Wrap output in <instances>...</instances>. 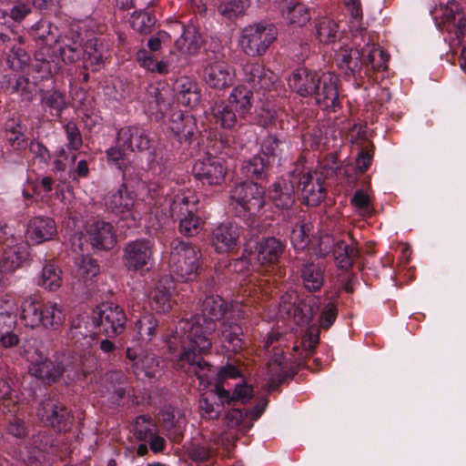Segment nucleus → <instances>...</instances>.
<instances>
[{"instance_id": "29", "label": "nucleus", "mask_w": 466, "mask_h": 466, "mask_svg": "<svg viewBox=\"0 0 466 466\" xmlns=\"http://www.w3.org/2000/svg\"><path fill=\"white\" fill-rule=\"evenodd\" d=\"M268 390H275L289 376V363L283 350H278L267 364Z\"/></svg>"}, {"instance_id": "10", "label": "nucleus", "mask_w": 466, "mask_h": 466, "mask_svg": "<svg viewBox=\"0 0 466 466\" xmlns=\"http://www.w3.org/2000/svg\"><path fill=\"white\" fill-rule=\"evenodd\" d=\"M36 416L44 425L59 432L67 431L74 421L70 410L59 400L52 397L40 402Z\"/></svg>"}, {"instance_id": "48", "label": "nucleus", "mask_w": 466, "mask_h": 466, "mask_svg": "<svg viewBox=\"0 0 466 466\" xmlns=\"http://www.w3.org/2000/svg\"><path fill=\"white\" fill-rule=\"evenodd\" d=\"M85 56L82 57L86 68L91 66L97 71L104 65L103 47L98 46L96 38L89 39L84 46Z\"/></svg>"}, {"instance_id": "17", "label": "nucleus", "mask_w": 466, "mask_h": 466, "mask_svg": "<svg viewBox=\"0 0 466 466\" xmlns=\"http://www.w3.org/2000/svg\"><path fill=\"white\" fill-rule=\"evenodd\" d=\"M239 228L233 223L217 226L210 237V245L218 254H234L239 248Z\"/></svg>"}, {"instance_id": "25", "label": "nucleus", "mask_w": 466, "mask_h": 466, "mask_svg": "<svg viewBox=\"0 0 466 466\" xmlns=\"http://www.w3.org/2000/svg\"><path fill=\"white\" fill-rule=\"evenodd\" d=\"M116 140L119 147L132 152L147 150L151 143L147 131L138 126H126L119 128Z\"/></svg>"}, {"instance_id": "43", "label": "nucleus", "mask_w": 466, "mask_h": 466, "mask_svg": "<svg viewBox=\"0 0 466 466\" xmlns=\"http://www.w3.org/2000/svg\"><path fill=\"white\" fill-rule=\"evenodd\" d=\"M28 255L26 244L24 242L7 246L2 256V268L5 271H15L20 268Z\"/></svg>"}, {"instance_id": "60", "label": "nucleus", "mask_w": 466, "mask_h": 466, "mask_svg": "<svg viewBox=\"0 0 466 466\" xmlns=\"http://www.w3.org/2000/svg\"><path fill=\"white\" fill-rule=\"evenodd\" d=\"M66 137V148L69 151H77L83 145V137L79 127L75 121H66L63 124Z\"/></svg>"}, {"instance_id": "4", "label": "nucleus", "mask_w": 466, "mask_h": 466, "mask_svg": "<svg viewBox=\"0 0 466 466\" xmlns=\"http://www.w3.org/2000/svg\"><path fill=\"white\" fill-rule=\"evenodd\" d=\"M201 257L197 246L179 239L173 240L168 258L170 274L182 282L194 280L200 269Z\"/></svg>"}, {"instance_id": "61", "label": "nucleus", "mask_w": 466, "mask_h": 466, "mask_svg": "<svg viewBox=\"0 0 466 466\" xmlns=\"http://www.w3.org/2000/svg\"><path fill=\"white\" fill-rule=\"evenodd\" d=\"M156 23L155 16L147 12H136L130 18L132 28L141 34H148Z\"/></svg>"}, {"instance_id": "39", "label": "nucleus", "mask_w": 466, "mask_h": 466, "mask_svg": "<svg viewBox=\"0 0 466 466\" xmlns=\"http://www.w3.org/2000/svg\"><path fill=\"white\" fill-rule=\"evenodd\" d=\"M242 329L235 322H224L220 329V342L222 347L229 352L238 353L244 347Z\"/></svg>"}, {"instance_id": "42", "label": "nucleus", "mask_w": 466, "mask_h": 466, "mask_svg": "<svg viewBox=\"0 0 466 466\" xmlns=\"http://www.w3.org/2000/svg\"><path fill=\"white\" fill-rule=\"evenodd\" d=\"M178 101L187 106H197L201 99L200 88L197 82L188 77H180L176 86Z\"/></svg>"}, {"instance_id": "2", "label": "nucleus", "mask_w": 466, "mask_h": 466, "mask_svg": "<svg viewBox=\"0 0 466 466\" xmlns=\"http://www.w3.org/2000/svg\"><path fill=\"white\" fill-rule=\"evenodd\" d=\"M66 316L63 305L53 300L40 301L35 295L25 298L20 305L19 319L30 329L56 331L63 327Z\"/></svg>"}, {"instance_id": "54", "label": "nucleus", "mask_w": 466, "mask_h": 466, "mask_svg": "<svg viewBox=\"0 0 466 466\" xmlns=\"http://www.w3.org/2000/svg\"><path fill=\"white\" fill-rule=\"evenodd\" d=\"M167 90L160 89L157 86H149L147 91V111L150 114L162 112L167 107Z\"/></svg>"}, {"instance_id": "51", "label": "nucleus", "mask_w": 466, "mask_h": 466, "mask_svg": "<svg viewBox=\"0 0 466 466\" xmlns=\"http://www.w3.org/2000/svg\"><path fill=\"white\" fill-rule=\"evenodd\" d=\"M42 105L50 115L59 116L66 107L65 95L57 90H47L42 95Z\"/></svg>"}, {"instance_id": "9", "label": "nucleus", "mask_w": 466, "mask_h": 466, "mask_svg": "<svg viewBox=\"0 0 466 466\" xmlns=\"http://www.w3.org/2000/svg\"><path fill=\"white\" fill-rule=\"evenodd\" d=\"M106 206L113 213L134 223L141 218L142 203L137 199L136 194L122 184L116 191L109 192L105 199Z\"/></svg>"}, {"instance_id": "3", "label": "nucleus", "mask_w": 466, "mask_h": 466, "mask_svg": "<svg viewBox=\"0 0 466 466\" xmlns=\"http://www.w3.org/2000/svg\"><path fill=\"white\" fill-rule=\"evenodd\" d=\"M195 351L197 350L186 348L184 345L183 352L177 360V366L189 376H196L200 385L208 387L213 379L215 382L224 384L227 380L241 377L240 370L229 363L222 366L215 374L212 365L202 358H198Z\"/></svg>"}, {"instance_id": "47", "label": "nucleus", "mask_w": 466, "mask_h": 466, "mask_svg": "<svg viewBox=\"0 0 466 466\" xmlns=\"http://www.w3.org/2000/svg\"><path fill=\"white\" fill-rule=\"evenodd\" d=\"M99 272L100 267L96 259L89 256H84L76 262V277L85 286L93 282L94 279L98 276Z\"/></svg>"}, {"instance_id": "22", "label": "nucleus", "mask_w": 466, "mask_h": 466, "mask_svg": "<svg viewBox=\"0 0 466 466\" xmlns=\"http://www.w3.org/2000/svg\"><path fill=\"white\" fill-rule=\"evenodd\" d=\"M360 36L365 43L361 47L364 76L369 75V67L374 71L386 70L389 56L383 50L376 47L372 36L367 30L360 31Z\"/></svg>"}, {"instance_id": "13", "label": "nucleus", "mask_w": 466, "mask_h": 466, "mask_svg": "<svg viewBox=\"0 0 466 466\" xmlns=\"http://www.w3.org/2000/svg\"><path fill=\"white\" fill-rule=\"evenodd\" d=\"M158 320L155 315L134 303L130 309V329L137 340L152 341L158 333Z\"/></svg>"}, {"instance_id": "62", "label": "nucleus", "mask_w": 466, "mask_h": 466, "mask_svg": "<svg viewBox=\"0 0 466 466\" xmlns=\"http://www.w3.org/2000/svg\"><path fill=\"white\" fill-rule=\"evenodd\" d=\"M286 19L290 25L303 26L310 20L309 9L302 4L288 7Z\"/></svg>"}, {"instance_id": "55", "label": "nucleus", "mask_w": 466, "mask_h": 466, "mask_svg": "<svg viewBox=\"0 0 466 466\" xmlns=\"http://www.w3.org/2000/svg\"><path fill=\"white\" fill-rule=\"evenodd\" d=\"M317 36L321 43L335 42L338 35V24L329 17H322L316 25Z\"/></svg>"}, {"instance_id": "30", "label": "nucleus", "mask_w": 466, "mask_h": 466, "mask_svg": "<svg viewBox=\"0 0 466 466\" xmlns=\"http://www.w3.org/2000/svg\"><path fill=\"white\" fill-rule=\"evenodd\" d=\"M161 427L173 442H180L187 426V419L179 410H165L160 413Z\"/></svg>"}, {"instance_id": "21", "label": "nucleus", "mask_w": 466, "mask_h": 466, "mask_svg": "<svg viewBox=\"0 0 466 466\" xmlns=\"http://www.w3.org/2000/svg\"><path fill=\"white\" fill-rule=\"evenodd\" d=\"M298 189L306 205L317 206L326 198V188L323 177L317 173L297 175Z\"/></svg>"}, {"instance_id": "56", "label": "nucleus", "mask_w": 466, "mask_h": 466, "mask_svg": "<svg viewBox=\"0 0 466 466\" xmlns=\"http://www.w3.org/2000/svg\"><path fill=\"white\" fill-rule=\"evenodd\" d=\"M214 453V449L205 442L191 441L186 446V454L196 462L207 461Z\"/></svg>"}, {"instance_id": "7", "label": "nucleus", "mask_w": 466, "mask_h": 466, "mask_svg": "<svg viewBox=\"0 0 466 466\" xmlns=\"http://www.w3.org/2000/svg\"><path fill=\"white\" fill-rule=\"evenodd\" d=\"M229 199L235 208L255 216L265 205V189L257 183H240L230 191Z\"/></svg>"}, {"instance_id": "19", "label": "nucleus", "mask_w": 466, "mask_h": 466, "mask_svg": "<svg viewBox=\"0 0 466 466\" xmlns=\"http://www.w3.org/2000/svg\"><path fill=\"white\" fill-rule=\"evenodd\" d=\"M193 174L202 184L209 186L219 185L225 179L227 167L222 158L208 157L195 162Z\"/></svg>"}, {"instance_id": "15", "label": "nucleus", "mask_w": 466, "mask_h": 466, "mask_svg": "<svg viewBox=\"0 0 466 466\" xmlns=\"http://www.w3.org/2000/svg\"><path fill=\"white\" fill-rule=\"evenodd\" d=\"M127 365L134 375L139 379H151L156 376L159 369V360L155 354L136 348H127Z\"/></svg>"}, {"instance_id": "44", "label": "nucleus", "mask_w": 466, "mask_h": 466, "mask_svg": "<svg viewBox=\"0 0 466 466\" xmlns=\"http://www.w3.org/2000/svg\"><path fill=\"white\" fill-rule=\"evenodd\" d=\"M210 114L215 123L223 128H233L238 123V116L233 107L225 101L215 102L210 108Z\"/></svg>"}, {"instance_id": "14", "label": "nucleus", "mask_w": 466, "mask_h": 466, "mask_svg": "<svg viewBox=\"0 0 466 466\" xmlns=\"http://www.w3.org/2000/svg\"><path fill=\"white\" fill-rule=\"evenodd\" d=\"M442 15L446 29L453 32L458 44L463 46L459 57V65L466 73V18L461 12L459 5L453 0L448 3Z\"/></svg>"}, {"instance_id": "46", "label": "nucleus", "mask_w": 466, "mask_h": 466, "mask_svg": "<svg viewBox=\"0 0 466 466\" xmlns=\"http://www.w3.org/2000/svg\"><path fill=\"white\" fill-rule=\"evenodd\" d=\"M333 256L339 268L349 269L359 257V249L354 245L339 240L334 246Z\"/></svg>"}, {"instance_id": "41", "label": "nucleus", "mask_w": 466, "mask_h": 466, "mask_svg": "<svg viewBox=\"0 0 466 466\" xmlns=\"http://www.w3.org/2000/svg\"><path fill=\"white\" fill-rule=\"evenodd\" d=\"M253 93L247 86L239 85L235 86L228 96V104L234 107L240 118L246 117L253 106Z\"/></svg>"}, {"instance_id": "23", "label": "nucleus", "mask_w": 466, "mask_h": 466, "mask_svg": "<svg viewBox=\"0 0 466 466\" xmlns=\"http://www.w3.org/2000/svg\"><path fill=\"white\" fill-rule=\"evenodd\" d=\"M286 249V243L275 237L260 238L256 245V259L261 267H271L279 262Z\"/></svg>"}, {"instance_id": "12", "label": "nucleus", "mask_w": 466, "mask_h": 466, "mask_svg": "<svg viewBox=\"0 0 466 466\" xmlns=\"http://www.w3.org/2000/svg\"><path fill=\"white\" fill-rule=\"evenodd\" d=\"M122 261L128 271L149 270L154 262V242L147 238H137L126 244Z\"/></svg>"}, {"instance_id": "49", "label": "nucleus", "mask_w": 466, "mask_h": 466, "mask_svg": "<svg viewBox=\"0 0 466 466\" xmlns=\"http://www.w3.org/2000/svg\"><path fill=\"white\" fill-rule=\"evenodd\" d=\"M301 277L305 288L309 291H316L323 285V270L319 265L313 263L305 265Z\"/></svg>"}, {"instance_id": "26", "label": "nucleus", "mask_w": 466, "mask_h": 466, "mask_svg": "<svg viewBox=\"0 0 466 466\" xmlns=\"http://www.w3.org/2000/svg\"><path fill=\"white\" fill-rule=\"evenodd\" d=\"M335 61L338 67L349 76L354 78L364 76V62L361 50L353 47H341L335 54Z\"/></svg>"}, {"instance_id": "6", "label": "nucleus", "mask_w": 466, "mask_h": 466, "mask_svg": "<svg viewBox=\"0 0 466 466\" xmlns=\"http://www.w3.org/2000/svg\"><path fill=\"white\" fill-rule=\"evenodd\" d=\"M277 37L278 30L273 24L260 22L243 28L239 45L247 56H261L277 40Z\"/></svg>"}, {"instance_id": "52", "label": "nucleus", "mask_w": 466, "mask_h": 466, "mask_svg": "<svg viewBox=\"0 0 466 466\" xmlns=\"http://www.w3.org/2000/svg\"><path fill=\"white\" fill-rule=\"evenodd\" d=\"M312 229L310 222L298 221L290 233V241L294 248L304 249L309 243V233Z\"/></svg>"}, {"instance_id": "27", "label": "nucleus", "mask_w": 466, "mask_h": 466, "mask_svg": "<svg viewBox=\"0 0 466 466\" xmlns=\"http://www.w3.org/2000/svg\"><path fill=\"white\" fill-rule=\"evenodd\" d=\"M320 78L321 74L306 67H300L296 69L289 76V86L300 96H311L316 92Z\"/></svg>"}, {"instance_id": "34", "label": "nucleus", "mask_w": 466, "mask_h": 466, "mask_svg": "<svg viewBox=\"0 0 466 466\" xmlns=\"http://www.w3.org/2000/svg\"><path fill=\"white\" fill-rule=\"evenodd\" d=\"M2 88L9 94H18L25 100H32L37 93V85L23 76H4Z\"/></svg>"}, {"instance_id": "38", "label": "nucleus", "mask_w": 466, "mask_h": 466, "mask_svg": "<svg viewBox=\"0 0 466 466\" xmlns=\"http://www.w3.org/2000/svg\"><path fill=\"white\" fill-rule=\"evenodd\" d=\"M171 281L162 279L152 291L149 304L152 310L157 313H167L172 309Z\"/></svg>"}, {"instance_id": "64", "label": "nucleus", "mask_w": 466, "mask_h": 466, "mask_svg": "<svg viewBox=\"0 0 466 466\" xmlns=\"http://www.w3.org/2000/svg\"><path fill=\"white\" fill-rule=\"evenodd\" d=\"M247 4L244 0H228L220 4L218 11L227 18L232 19L242 15Z\"/></svg>"}, {"instance_id": "35", "label": "nucleus", "mask_w": 466, "mask_h": 466, "mask_svg": "<svg viewBox=\"0 0 466 466\" xmlns=\"http://www.w3.org/2000/svg\"><path fill=\"white\" fill-rule=\"evenodd\" d=\"M181 35L176 40L175 47L185 55H194L202 44L201 35L198 25L191 20L189 24L183 25Z\"/></svg>"}, {"instance_id": "45", "label": "nucleus", "mask_w": 466, "mask_h": 466, "mask_svg": "<svg viewBox=\"0 0 466 466\" xmlns=\"http://www.w3.org/2000/svg\"><path fill=\"white\" fill-rule=\"evenodd\" d=\"M37 285L48 291H56L62 285V271L55 263L44 265L37 279Z\"/></svg>"}, {"instance_id": "24", "label": "nucleus", "mask_w": 466, "mask_h": 466, "mask_svg": "<svg viewBox=\"0 0 466 466\" xmlns=\"http://www.w3.org/2000/svg\"><path fill=\"white\" fill-rule=\"evenodd\" d=\"M295 180H297V174L291 173L272 184L269 197L277 208L289 209L292 207L295 202Z\"/></svg>"}, {"instance_id": "16", "label": "nucleus", "mask_w": 466, "mask_h": 466, "mask_svg": "<svg viewBox=\"0 0 466 466\" xmlns=\"http://www.w3.org/2000/svg\"><path fill=\"white\" fill-rule=\"evenodd\" d=\"M203 80L214 90H225L235 81V70L224 60L208 61L203 68Z\"/></svg>"}, {"instance_id": "36", "label": "nucleus", "mask_w": 466, "mask_h": 466, "mask_svg": "<svg viewBox=\"0 0 466 466\" xmlns=\"http://www.w3.org/2000/svg\"><path fill=\"white\" fill-rule=\"evenodd\" d=\"M27 360L32 362L30 368L31 373L43 380L55 382L63 375V366H56L55 361L48 359H43L39 356L38 359H35L33 356H26Z\"/></svg>"}, {"instance_id": "40", "label": "nucleus", "mask_w": 466, "mask_h": 466, "mask_svg": "<svg viewBox=\"0 0 466 466\" xmlns=\"http://www.w3.org/2000/svg\"><path fill=\"white\" fill-rule=\"evenodd\" d=\"M169 128L182 143L191 140L197 131V125L192 116L177 113L172 116Z\"/></svg>"}, {"instance_id": "20", "label": "nucleus", "mask_w": 466, "mask_h": 466, "mask_svg": "<svg viewBox=\"0 0 466 466\" xmlns=\"http://www.w3.org/2000/svg\"><path fill=\"white\" fill-rule=\"evenodd\" d=\"M86 237L94 248L110 250L116 244V233L114 226L102 219H94L86 224Z\"/></svg>"}, {"instance_id": "63", "label": "nucleus", "mask_w": 466, "mask_h": 466, "mask_svg": "<svg viewBox=\"0 0 466 466\" xmlns=\"http://www.w3.org/2000/svg\"><path fill=\"white\" fill-rule=\"evenodd\" d=\"M269 166V159L262 156L253 157L247 164V175L256 178H262Z\"/></svg>"}, {"instance_id": "28", "label": "nucleus", "mask_w": 466, "mask_h": 466, "mask_svg": "<svg viewBox=\"0 0 466 466\" xmlns=\"http://www.w3.org/2000/svg\"><path fill=\"white\" fill-rule=\"evenodd\" d=\"M243 74L245 81L256 89L270 90L278 79L274 72L258 62L247 63Z\"/></svg>"}, {"instance_id": "5", "label": "nucleus", "mask_w": 466, "mask_h": 466, "mask_svg": "<svg viewBox=\"0 0 466 466\" xmlns=\"http://www.w3.org/2000/svg\"><path fill=\"white\" fill-rule=\"evenodd\" d=\"M57 28L46 20H40L30 29V35L39 46L35 53V69L41 74V79H47L58 71L57 63L51 51V46L57 42Z\"/></svg>"}, {"instance_id": "58", "label": "nucleus", "mask_w": 466, "mask_h": 466, "mask_svg": "<svg viewBox=\"0 0 466 466\" xmlns=\"http://www.w3.org/2000/svg\"><path fill=\"white\" fill-rule=\"evenodd\" d=\"M177 219L179 221L180 233L187 237L198 235L204 225V221L198 212L182 216Z\"/></svg>"}, {"instance_id": "37", "label": "nucleus", "mask_w": 466, "mask_h": 466, "mask_svg": "<svg viewBox=\"0 0 466 466\" xmlns=\"http://www.w3.org/2000/svg\"><path fill=\"white\" fill-rule=\"evenodd\" d=\"M105 388L111 402L119 404L127 391V377L121 370H111L105 375Z\"/></svg>"}, {"instance_id": "18", "label": "nucleus", "mask_w": 466, "mask_h": 466, "mask_svg": "<svg viewBox=\"0 0 466 466\" xmlns=\"http://www.w3.org/2000/svg\"><path fill=\"white\" fill-rule=\"evenodd\" d=\"M339 76L331 72L321 73V78L317 85V90L313 96L317 105L329 111H335L339 106Z\"/></svg>"}, {"instance_id": "8", "label": "nucleus", "mask_w": 466, "mask_h": 466, "mask_svg": "<svg viewBox=\"0 0 466 466\" xmlns=\"http://www.w3.org/2000/svg\"><path fill=\"white\" fill-rule=\"evenodd\" d=\"M93 324L107 336H116L124 332L127 316L124 309L112 302L102 303L93 309Z\"/></svg>"}, {"instance_id": "33", "label": "nucleus", "mask_w": 466, "mask_h": 466, "mask_svg": "<svg viewBox=\"0 0 466 466\" xmlns=\"http://www.w3.org/2000/svg\"><path fill=\"white\" fill-rule=\"evenodd\" d=\"M27 235L35 244L50 240L56 235V222L50 218H34L28 223Z\"/></svg>"}, {"instance_id": "50", "label": "nucleus", "mask_w": 466, "mask_h": 466, "mask_svg": "<svg viewBox=\"0 0 466 466\" xmlns=\"http://www.w3.org/2000/svg\"><path fill=\"white\" fill-rule=\"evenodd\" d=\"M25 130V127L15 120H10L6 123V138L14 149L22 150L27 147V138Z\"/></svg>"}, {"instance_id": "59", "label": "nucleus", "mask_w": 466, "mask_h": 466, "mask_svg": "<svg viewBox=\"0 0 466 466\" xmlns=\"http://www.w3.org/2000/svg\"><path fill=\"white\" fill-rule=\"evenodd\" d=\"M0 403L5 412L18 410V397L6 380H0Z\"/></svg>"}, {"instance_id": "32", "label": "nucleus", "mask_w": 466, "mask_h": 466, "mask_svg": "<svg viewBox=\"0 0 466 466\" xmlns=\"http://www.w3.org/2000/svg\"><path fill=\"white\" fill-rule=\"evenodd\" d=\"M198 197L190 189H183L177 192L171 199L169 211L172 218H178L182 216L198 212Z\"/></svg>"}, {"instance_id": "11", "label": "nucleus", "mask_w": 466, "mask_h": 466, "mask_svg": "<svg viewBox=\"0 0 466 466\" xmlns=\"http://www.w3.org/2000/svg\"><path fill=\"white\" fill-rule=\"evenodd\" d=\"M280 309L293 319L299 326H307L319 309V299L307 296L298 299L296 293H286L280 299Z\"/></svg>"}, {"instance_id": "57", "label": "nucleus", "mask_w": 466, "mask_h": 466, "mask_svg": "<svg viewBox=\"0 0 466 466\" xmlns=\"http://www.w3.org/2000/svg\"><path fill=\"white\" fill-rule=\"evenodd\" d=\"M133 431L137 439L146 441L157 432V428L150 417L141 415L137 417Z\"/></svg>"}, {"instance_id": "1", "label": "nucleus", "mask_w": 466, "mask_h": 466, "mask_svg": "<svg viewBox=\"0 0 466 466\" xmlns=\"http://www.w3.org/2000/svg\"><path fill=\"white\" fill-rule=\"evenodd\" d=\"M228 305L218 295L206 297L202 303L201 316L194 323L179 321L181 329L187 330L188 345L199 354L208 353L212 348L210 335L216 330V322L226 314Z\"/></svg>"}, {"instance_id": "53", "label": "nucleus", "mask_w": 466, "mask_h": 466, "mask_svg": "<svg viewBox=\"0 0 466 466\" xmlns=\"http://www.w3.org/2000/svg\"><path fill=\"white\" fill-rule=\"evenodd\" d=\"M84 46L77 40L67 39L59 47V53L62 60L66 64H74L82 60L85 56Z\"/></svg>"}, {"instance_id": "31", "label": "nucleus", "mask_w": 466, "mask_h": 466, "mask_svg": "<svg viewBox=\"0 0 466 466\" xmlns=\"http://www.w3.org/2000/svg\"><path fill=\"white\" fill-rule=\"evenodd\" d=\"M68 338L74 345L84 350L97 343V334L88 328L83 316H78L72 320Z\"/></svg>"}]
</instances>
